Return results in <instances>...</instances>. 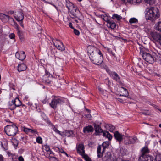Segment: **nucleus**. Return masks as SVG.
<instances>
[{
	"mask_svg": "<svg viewBox=\"0 0 161 161\" xmlns=\"http://www.w3.org/2000/svg\"><path fill=\"white\" fill-rule=\"evenodd\" d=\"M146 11L145 17L146 20H154L160 16L159 11L157 8L151 7L147 8Z\"/></svg>",
	"mask_w": 161,
	"mask_h": 161,
	"instance_id": "nucleus-1",
	"label": "nucleus"
},
{
	"mask_svg": "<svg viewBox=\"0 0 161 161\" xmlns=\"http://www.w3.org/2000/svg\"><path fill=\"white\" fill-rule=\"evenodd\" d=\"M94 54L91 55L90 59L92 63L96 65H99L102 64L103 61V57L100 51L99 52L95 53Z\"/></svg>",
	"mask_w": 161,
	"mask_h": 161,
	"instance_id": "nucleus-2",
	"label": "nucleus"
},
{
	"mask_svg": "<svg viewBox=\"0 0 161 161\" xmlns=\"http://www.w3.org/2000/svg\"><path fill=\"white\" fill-rule=\"evenodd\" d=\"M4 130L8 135L14 136L18 131V128L15 125H9L5 127Z\"/></svg>",
	"mask_w": 161,
	"mask_h": 161,
	"instance_id": "nucleus-3",
	"label": "nucleus"
},
{
	"mask_svg": "<svg viewBox=\"0 0 161 161\" xmlns=\"http://www.w3.org/2000/svg\"><path fill=\"white\" fill-rule=\"evenodd\" d=\"M143 59L147 62L151 64H153L155 62V55L156 54L155 53H153L152 55L149 53L143 52H141Z\"/></svg>",
	"mask_w": 161,
	"mask_h": 161,
	"instance_id": "nucleus-4",
	"label": "nucleus"
},
{
	"mask_svg": "<svg viewBox=\"0 0 161 161\" xmlns=\"http://www.w3.org/2000/svg\"><path fill=\"white\" fill-rule=\"evenodd\" d=\"M64 103V100L61 98H55L52 100L49 103L50 107L54 109H55L57 107V105L59 104H62Z\"/></svg>",
	"mask_w": 161,
	"mask_h": 161,
	"instance_id": "nucleus-5",
	"label": "nucleus"
},
{
	"mask_svg": "<svg viewBox=\"0 0 161 161\" xmlns=\"http://www.w3.org/2000/svg\"><path fill=\"white\" fill-rule=\"evenodd\" d=\"M150 35L155 42L161 45V34L156 31H152Z\"/></svg>",
	"mask_w": 161,
	"mask_h": 161,
	"instance_id": "nucleus-6",
	"label": "nucleus"
},
{
	"mask_svg": "<svg viewBox=\"0 0 161 161\" xmlns=\"http://www.w3.org/2000/svg\"><path fill=\"white\" fill-rule=\"evenodd\" d=\"M114 136L115 140L117 141L126 140V138H127V136H125L118 131H116L114 132Z\"/></svg>",
	"mask_w": 161,
	"mask_h": 161,
	"instance_id": "nucleus-7",
	"label": "nucleus"
},
{
	"mask_svg": "<svg viewBox=\"0 0 161 161\" xmlns=\"http://www.w3.org/2000/svg\"><path fill=\"white\" fill-rule=\"evenodd\" d=\"M53 42L54 46L58 49L61 51L65 50V47L62 42L56 39L54 41L53 40Z\"/></svg>",
	"mask_w": 161,
	"mask_h": 161,
	"instance_id": "nucleus-8",
	"label": "nucleus"
},
{
	"mask_svg": "<svg viewBox=\"0 0 161 161\" xmlns=\"http://www.w3.org/2000/svg\"><path fill=\"white\" fill-rule=\"evenodd\" d=\"M118 91L120 92V96H125V97L126 99L124 100H126L127 99H130L131 98L129 96L128 92L127 90L123 87L119 88L118 89Z\"/></svg>",
	"mask_w": 161,
	"mask_h": 161,
	"instance_id": "nucleus-9",
	"label": "nucleus"
},
{
	"mask_svg": "<svg viewBox=\"0 0 161 161\" xmlns=\"http://www.w3.org/2000/svg\"><path fill=\"white\" fill-rule=\"evenodd\" d=\"M69 11H70V14L73 16L72 18L77 17V14L79 12V10L77 8L74 6V5H72L69 8H68Z\"/></svg>",
	"mask_w": 161,
	"mask_h": 161,
	"instance_id": "nucleus-10",
	"label": "nucleus"
},
{
	"mask_svg": "<svg viewBox=\"0 0 161 161\" xmlns=\"http://www.w3.org/2000/svg\"><path fill=\"white\" fill-rule=\"evenodd\" d=\"M99 50L97 49L96 47L92 46H89L87 47V53L89 55V58L91 55L94 54L96 52H99Z\"/></svg>",
	"mask_w": 161,
	"mask_h": 161,
	"instance_id": "nucleus-11",
	"label": "nucleus"
},
{
	"mask_svg": "<svg viewBox=\"0 0 161 161\" xmlns=\"http://www.w3.org/2000/svg\"><path fill=\"white\" fill-rule=\"evenodd\" d=\"M154 158L152 156L147 155L140 156L139 158V161H153Z\"/></svg>",
	"mask_w": 161,
	"mask_h": 161,
	"instance_id": "nucleus-12",
	"label": "nucleus"
},
{
	"mask_svg": "<svg viewBox=\"0 0 161 161\" xmlns=\"http://www.w3.org/2000/svg\"><path fill=\"white\" fill-rule=\"evenodd\" d=\"M15 18L17 21H21L24 19V14L22 10H20L17 12L15 14Z\"/></svg>",
	"mask_w": 161,
	"mask_h": 161,
	"instance_id": "nucleus-13",
	"label": "nucleus"
},
{
	"mask_svg": "<svg viewBox=\"0 0 161 161\" xmlns=\"http://www.w3.org/2000/svg\"><path fill=\"white\" fill-rule=\"evenodd\" d=\"M15 56L17 58L20 60H23L25 58L26 55L25 52L24 51L17 52L16 53Z\"/></svg>",
	"mask_w": 161,
	"mask_h": 161,
	"instance_id": "nucleus-14",
	"label": "nucleus"
},
{
	"mask_svg": "<svg viewBox=\"0 0 161 161\" xmlns=\"http://www.w3.org/2000/svg\"><path fill=\"white\" fill-rule=\"evenodd\" d=\"M15 101L16 102H19V104H14V103L13 101L12 100V104H10L9 105V108L10 109V110H14L15 108L16 107H19L21 105V101L19 98H16Z\"/></svg>",
	"mask_w": 161,
	"mask_h": 161,
	"instance_id": "nucleus-15",
	"label": "nucleus"
},
{
	"mask_svg": "<svg viewBox=\"0 0 161 161\" xmlns=\"http://www.w3.org/2000/svg\"><path fill=\"white\" fill-rule=\"evenodd\" d=\"M84 145L82 144H79L77 147V152L82 156L84 155L85 151L84 150Z\"/></svg>",
	"mask_w": 161,
	"mask_h": 161,
	"instance_id": "nucleus-16",
	"label": "nucleus"
},
{
	"mask_svg": "<svg viewBox=\"0 0 161 161\" xmlns=\"http://www.w3.org/2000/svg\"><path fill=\"white\" fill-rule=\"evenodd\" d=\"M94 130L92 126L91 125L85 127L83 128V132L85 134L92 132Z\"/></svg>",
	"mask_w": 161,
	"mask_h": 161,
	"instance_id": "nucleus-17",
	"label": "nucleus"
},
{
	"mask_svg": "<svg viewBox=\"0 0 161 161\" xmlns=\"http://www.w3.org/2000/svg\"><path fill=\"white\" fill-rule=\"evenodd\" d=\"M22 130L25 133H28L29 132H31L33 134H36L38 135V132L35 129H32L30 128H27L25 127H23Z\"/></svg>",
	"mask_w": 161,
	"mask_h": 161,
	"instance_id": "nucleus-18",
	"label": "nucleus"
},
{
	"mask_svg": "<svg viewBox=\"0 0 161 161\" xmlns=\"http://www.w3.org/2000/svg\"><path fill=\"white\" fill-rule=\"evenodd\" d=\"M111 155L110 153L107 152L104 156L103 157V161H110Z\"/></svg>",
	"mask_w": 161,
	"mask_h": 161,
	"instance_id": "nucleus-19",
	"label": "nucleus"
},
{
	"mask_svg": "<svg viewBox=\"0 0 161 161\" xmlns=\"http://www.w3.org/2000/svg\"><path fill=\"white\" fill-rule=\"evenodd\" d=\"M107 26L108 27L113 29L115 28L116 24L112 20H110L109 21H108V22L107 24Z\"/></svg>",
	"mask_w": 161,
	"mask_h": 161,
	"instance_id": "nucleus-20",
	"label": "nucleus"
},
{
	"mask_svg": "<svg viewBox=\"0 0 161 161\" xmlns=\"http://www.w3.org/2000/svg\"><path fill=\"white\" fill-rule=\"evenodd\" d=\"M27 66L24 64H22L18 65V70L19 72L24 71L26 69Z\"/></svg>",
	"mask_w": 161,
	"mask_h": 161,
	"instance_id": "nucleus-21",
	"label": "nucleus"
},
{
	"mask_svg": "<svg viewBox=\"0 0 161 161\" xmlns=\"http://www.w3.org/2000/svg\"><path fill=\"white\" fill-rule=\"evenodd\" d=\"M149 150L147 147H143L141 150V156L147 155V154L149 153Z\"/></svg>",
	"mask_w": 161,
	"mask_h": 161,
	"instance_id": "nucleus-22",
	"label": "nucleus"
},
{
	"mask_svg": "<svg viewBox=\"0 0 161 161\" xmlns=\"http://www.w3.org/2000/svg\"><path fill=\"white\" fill-rule=\"evenodd\" d=\"M104 150H103L102 152H101V145H99L97 148V156L98 158H101L103 155V153Z\"/></svg>",
	"mask_w": 161,
	"mask_h": 161,
	"instance_id": "nucleus-23",
	"label": "nucleus"
},
{
	"mask_svg": "<svg viewBox=\"0 0 161 161\" xmlns=\"http://www.w3.org/2000/svg\"><path fill=\"white\" fill-rule=\"evenodd\" d=\"M95 130L97 134H99L103 132V130L100 126L98 125L95 124L94 125Z\"/></svg>",
	"mask_w": 161,
	"mask_h": 161,
	"instance_id": "nucleus-24",
	"label": "nucleus"
},
{
	"mask_svg": "<svg viewBox=\"0 0 161 161\" xmlns=\"http://www.w3.org/2000/svg\"><path fill=\"white\" fill-rule=\"evenodd\" d=\"M103 133V135L104 136L108 138V140L109 141L111 140L112 136L109 132L107 131H104Z\"/></svg>",
	"mask_w": 161,
	"mask_h": 161,
	"instance_id": "nucleus-25",
	"label": "nucleus"
},
{
	"mask_svg": "<svg viewBox=\"0 0 161 161\" xmlns=\"http://www.w3.org/2000/svg\"><path fill=\"white\" fill-rule=\"evenodd\" d=\"M43 149L46 151L48 154H53V152L50 150L49 146L47 145H45L42 147Z\"/></svg>",
	"mask_w": 161,
	"mask_h": 161,
	"instance_id": "nucleus-26",
	"label": "nucleus"
},
{
	"mask_svg": "<svg viewBox=\"0 0 161 161\" xmlns=\"http://www.w3.org/2000/svg\"><path fill=\"white\" fill-rule=\"evenodd\" d=\"M155 27L156 30L161 32V22L157 23L155 25Z\"/></svg>",
	"mask_w": 161,
	"mask_h": 161,
	"instance_id": "nucleus-27",
	"label": "nucleus"
},
{
	"mask_svg": "<svg viewBox=\"0 0 161 161\" xmlns=\"http://www.w3.org/2000/svg\"><path fill=\"white\" fill-rule=\"evenodd\" d=\"M106 127L108 130L111 132H113L115 129V127L111 124L107 125L106 126Z\"/></svg>",
	"mask_w": 161,
	"mask_h": 161,
	"instance_id": "nucleus-28",
	"label": "nucleus"
},
{
	"mask_svg": "<svg viewBox=\"0 0 161 161\" xmlns=\"http://www.w3.org/2000/svg\"><path fill=\"white\" fill-rule=\"evenodd\" d=\"M10 17L8 15L4 14L3 13H0V19H10Z\"/></svg>",
	"mask_w": 161,
	"mask_h": 161,
	"instance_id": "nucleus-29",
	"label": "nucleus"
},
{
	"mask_svg": "<svg viewBox=\"0 0 161 161\" xmlns=\"http://www.w3.org/2000/svg\"><path fill=\"white\" fill-rule=\"evenodd\" d=\"M65 134L66 136H67L68 137H73L74 136L73 132L71 130H66V133Z\"/></svg>",
	"mask_w": 161,
	"mask_h": 161,
	"instance_id": "nucleus-30",
	"label": "nucleus"
},
{
	"mask_svg": "<svg viewBox=\"0 0 161 161\" xmlns=\"http://www.w3.org/2000/svg\"><path fill=\"white\" fill-rule=\"evenodd\" d=\"M1 145L2 147L4 149L6 150L8 149V143L7 142H1Z\"/></svg>",
	"mask_w": 161,
	"mask_h": 161,
	"instance_id": "nucleus-31",
	"label": "nucleus"
},
{
	"mask_svg": "<svg viewBox=\"0 0 161 161\" xmlns=\"http://www.w3.org/2000/svg\"><path fill=\"white\" fill-rule=\"evenodd\" d=\"M129 22L130 24L133 23L136 24L138 23V20L137 19L135 18H132L130 19Z\"/></svg>",
	"mask_w": 161,
	"mask_h": 161,
	"instance_id": "nucleus-32",
	"label": "nucleus"
},
{
	"mask_svg": "<svg viewBox=\"0 0 161 161\" xmlns=\"http://www.w3.org/2000/svg\"><path fill=\"white\" fill-rule=\"evenodd\" d=\"M112 18L113 19H116L117 20H120L122 19V17L121 16L115 14L113 15Z\"/></svg>",
	"mask_w": 161,
	"mask_h": 161,
	"instance_id": "nucleus-33",
	"label": "nucleus"
},
{
	"mask_svg": "<svg viewBox=\"0 0 161 161\" xmlns=\"http://www.w3.org/2000/svg\"><path fill=\"white\" fill-rule=\"evenodd\" d=\"M110 144V142H103L102 144V146L103 147V150H104L105 148L109 146Z\"/></svg>",
	"mask_w": 161,
	"mask_h": 161,
	"instance_id": "nucleus-34",
	"label": "nucleus"
},
{
	"mask_svg": "<svg viewBox=\"0 0 161 161\" xmlns=\"http://www.w3.org/2000/svg\"><path fill=\"white\" fill-rule=\"evenodd\" d=\"M146 3L149 4V5H152L154 4L156 0H144Z\"/></svg>",
	"mask_w": 161,
	"mask_h": 161,
	"instance_id": "nucleus-35",
	"label": "nucleus"
},
{
	"mask_svg": "<svg viewBox=\"0 0 161 161\" xmlns=\"http://www.w3.org/2000/svg\"><path fill=\"white\" fill-rule=\"evenodd\" d=\"M86 110L87 111L88 114H86V117L88 118V119L91 120L92 119V116L91 115L90 113L91 110L87 109H86Z\"/></svg>",
	"mask_w": 161,
	"mask_h": 161,
	"instance_id": "nucleus-36",
	"label": "nucleus"
},
{
	"mask_svg": "<svg viewBox=\"0 0 161 161\" xmlns=\"http://www.w3.org/2000/svg\"><path fill=\"white\" fill-rule=\"evenodd\" d=\"M101 18L103 20L106 22L107 23L108 22V21L110 20L108 19V18L106 15H101Z\"/></svg>",
	"mask_w": 161,
	"mask_h": 161,
	"instance_id": "nucleus-37",
	"label": "nucleus"
},
{
	"mask_svg": "<svg viewBox=\"0 0 161 161\" xmlns=\"http://www.w3.org/2000/svg\"><path fill=\"white\" fill-rule=\"evenodd\" d=\"M126 138V140H129V141H136L137 140V138L136 137H128Z\"/></svg>",
	"mask_w": 161,
	"mask_h": 161,
	"instance_id": "nucleus-38",
	"label": "nucleus"
},
{
	"mask_svg": "<svg viewBox=\"0 0 161 161\" xmlns=\"http://www.w3.org/2000/svg\"><path fill=\"white\" fill-rule=\"evenodd\" d=\"M10 19H11L14 22V25L15 26V28L17 29L18 32L20 31L19 30V26L17 25V24L15 22L14 19L12 18H11Z\"/></svg>",
	"mask_w": 161,
	"mask_h": 161,
	"instance_id": "nucleus-39",
	"label": "nucleus"
},
{
	"mask_svg": "<svg viewBox=\"0 0 161 161\" xmlns=\"http://www.w3.org/2000/svg\"><path fill=\"white\" fill-rule=\"evenodd\" d=\"M155 161H161V154L158 153L156 156Z\"/></svg>",
	"mask_w": 161,
	"mask_h": 161,
	"instance_id": "nucleus-40",
	"label": "nucleus"
},
{
	"mask_svg": "<svg viewBox=\"0 0 161 161\" xmlns=\"http://www.w3.org/2000/svg\"><path fill=\"white\" fill-rule=\"evenodd\" d=\"M113 75L115 80L116 81H119L120 79V77L119 75L115 72H114L113 74Z\"/></svg>",
	"mask_w": 161,
	"mask_h": 161,
	"instance_id": "nucleus-41",
	"label": "nucleus"
},
{
	"mask_svg": "<svg viewBox=\"0 0 161 161\" xmlns=\"http://www.w3.org/2000/svg\"><path fill=\"white\" fill-rule=\"evenodd\" d=\"M98 89L99 91L100 92V93L104 95L105 97H107V95L105 93V94H104V95L103 92H104V91L102 90V88L100 86H98Z\"/></svg>",
	"mask_w": 161,
	"mask_h": 161,
	"instance_id": "nucleus-42",
	"label": "nucleus"
},
{
	"mask_svg": "<svg viewBox=\"0 0 161 161\" xmlns=\"http://www.w3.org/2000/svg\"><path fill=\"white\" fill-rule=\"evenodd\" d=\"M17 33L19 39L21 40H22L23 39L24 36L22 32L20 31H19V32H18Z\"/></svg>",
	"mask_w": 161,
	"mask_h": 161,
	"instance_id": "nucleus-43",
	"label": "nucleus"
},
{
	"mask_svg": "<svg viewBox=\"0 0 161 161\" xmlns=\"http://www.w3.org/2000/svg\"><path fill=\"white\" fill-rule=\"evenodd\" d=\"M52 128L53 130L57 133L58 134H60L61 131L58 130L57 128H56L54 125L52 126Z\"/></svg>",
	"mask_w": 161,
	"mask_h": 161,
	"instance_id": "nucleus-44",
	"label": "nucleus"
},
{
	"mask_svg": "<svg viewBox=\"0 0 161 161\" xmlns=\"http://www.w3.org/2000/svg\"><path fill=\"white\" fill-rule=\"evenodd\" d=\"M122 2L124 3H133V0H121Z\"/></svg>",
	"mask_w": 161,
	"mask_h": 161,
	"instance_id": "nucleus-45",
	"label": "nucleus"
},
{
	"mask_svg": "<svg viewBox=\"0 0 161 161\" xmlns=\"http://www.w3.org/2000/svg\"><path fill=\"white\" fill-rule=\"evenodd\" d=\"M50 161H58V159L54 157H51L50 158Z\"/></svg>",
	"mask_w": 161,
	"mask_h": 161,
	"instance_id": "nucleus-46",
	"label": "nucleus"
},
{
	"mask_svg": "<svg viewBox=\"0 0 161 161\" xmlns=\"http://www.w3.org/2000/svg\"><path fill=\"white\" fill-rule=\"evenodd\" d=\"M83 156H84V158L86 161H91L90 158L87 155H85L84 154Z\"/></svg>",
	"mask_w": 161,
	"mask_h": 161,
	"instance_id": "nucleus-47",
	"label": "nucleus"
},
{
	"mask_svg": "<svg viewBox=\"0 0 161 161\" xmlns=\"http://www.w3.org/2000/svg\"><path fill=\"white\" fill-rule=\"evenodd\" d=\"M74 32L75 35L77 36L79 35L80 34V32L79 31L75 29H74Z\"/></svg>",
	"mask_w": 161,
	"mask_h": 161,
	"instance_id": "nucleus-48",
	"label": "nucleus"
},
{
	"mask_svg": "<svg viewBox=\"0 0 161 161\" xmlns=\"http://www.w3.org/2000/svg\"><path fill=\"white\" fill-rule=\"evenodd\" d=\"M149 113L148 111H145L144 112H142L141 113V114H143L145 115H149Z\"/></svg>",
	"mask_w": 161,
	"mask_h": 161,
	"instance_id": "nucleus-49",
	"label": "nucleus"
},
{
	"mask_svg": "<svg viewBox=\"0 0 161 161\" xmlns=\"http://www.w3.org/2000/svg\"><path fill=\"white\" fill-rule=\"evenodd\" d=\"M9 37L11 39H14L15 38V36L14 33H11L9 35Z\"/></svg>",
	"mask_w": 161,
	"mask_h": 161,
	"instance_id": "nucleus-50",
	"label": "nucleus"
},
{
	"mask_svg": "<svg viewBox=\"0 0 161 161\" xmlns=\"http://www.w3.org/2000/svg\"><path fill=\"white\" fill-rule=\"evenodd\" d=\"M66 133V130H65L63 132H61V133L60 134H59V135H61V136H66V135H65Z\"/></svg>",
	"mask_w": 161,
	"mask_h": 161,
	"instance_id": "nucleus-51",
	"label": "nucleus"
},
{
	"mask_svg": "<svg viewBox=\"0 0 161 161\" xmlns=\"http://www.w3.org/2000/svg\"><path fill=\"white\" fill-rule=\"evenodd\" d=\"M12 142L15 147H16L17 146L18 144V142Z\"/></svg>",
	"mask_w": 161,
	"mask_h": 161,
	"instance_id": "nucleus-52",
	"label": "nucleus"
},
{
	"mask_svg": "<svg viewBox=\"0 0 161 161\" xmlns=\"http://www.w3.org/2000/svg\"><path fill=\"white\" fill-rule=\"evenodd\" d=\"M45 75L49 77L50 76V74L46 70L45 71Z\"/></svg>",
	"mask_w": 161,
	"mask_h": 161,
	"instance_id": "nucleus-53",
	"label": "nucleus"
},
{
	"mask_svg": "<svg viewBox=\"0 0 161 161\" xmlns=\"http://www.w3.org/2000/svg\"><path fill=\"white\" fill-rule=\"evenodd\" d=\"M18 160L19 161H24V159L22 156H20L19 157Z\"/></svg>",
	"mask_w": 161,
	"mask_h": 161,
	"instance_id": "nucleus-54",
	"label": "nucleus"
},
{
	"mask_svg": "<svg viewBox=\"0 0 161 161\" xmlns=\"http://www.w3.org/2000/svg\"><path fill=\"white\" fill-rule=\"evenodd\" d=\"M36 141H42V139L41 137L38 136L36 138Z\"/></svg>",
	"mask_w": 161,
	"mask_h": 161,
	"instance_id": "nucleus-55",
	"label": "nucleus"
},
{
	"mask_svg": "<svg viewBox=\"0 0 161 161\" xmlns=\"http://www.w3.org/2000/svg\"><path fill=\"white\" fill-rule=\"evenodd\" d=\"M4 157L1 154H0V161H3Z\"/></svg>",
	"mask_w": 161,
	"mask_h": 161,
	"instance_id": "nucleus-56",
	"label": "nucleus"
},
{
	"mask_svg": "<svg viewBox=\"0 0 161 161\" xmlns=\"http://www.w3.org/2000/svg\"><path fill=\"white\" fill-rule=\"evenodd\" d=\"M7 154L9 157L13 156V154L9 152H7Z\"/></svg>",
	"mask_w": 161,
	"mask_h": 161,
	"instance_id": "nucleus-57",
	"label": "nucleus"
},
{
	"mask_svg": "<svg viewBox=\"0 0 161 161\" xmlns=\"http://www.w3.org/2000/svg\"><path fill=\"white\" fill-rule=\"evenodd\" d=\"M59 151L62 153H64L66 155V156L68 157V155L62 149H61V150H59Z\"/></svg>",
	"mask_w": 161,
	"mask_h": 161,
	"instance_id": "nucleus-58",
	"label": "nucleus"
},
{
	"mask_svg": "<svg viewBox=\"0 0 161 161\" xmlns=\"http://www.w3.org/2000/svg\"><path fill=\"white\" fill-rule=\"evenodd\" d=\"M107 50L110 53H111L113 55H114L115 54L114 53H113L111 50H110V49H108Z\"/></svg>",
	"mask_w": 161,
	"mask_h": 161,
	"instance_id": "nucleus-59",
	"label": "nucleus"
},
{
	"mask_svg": "<svg viewBox=\"0 0 161 161\" xmlns=\"http://www.w3.org/2000/svg\"><path fill=\"white\" fill-rule=\"evenodd\" d=\"M69 26L71 28L74 29V28L72 26V24L71 23H69Z\"/></svg>",
	"mask_w": 161,
	"mask_h": 161,
	"instance_id": "nucleus-60",
	"label": "nucleus"
},
{
	"mask_svg": "<svg viewBox=\"0 0 161 161\" xmlns=\"http://www.w3.org/2000/svg\"><path fill=\"white\" fill-rule=\"evenodd\" d=\"M20 26L22 27L23 28H24V25H23V22L21 21V22H20Z\"/></svg>",
	"mask_w": 161,
	"mask_h": 161,
	"instance_id": "nucleus-61",
	"label": "nucleus"
},
{
	"mask_svg": "<svg viewBox=\"0 0 161 161\" xmlns=\"http://www.w3.org/2000/svg\"><path fill=\"white\" fill-rule=\"evenodd\" d=\"M118 100L120 102H121V103H124V99H120V98H119L118 99Z\"/></svg>",
	"mask_w": 161,
	"mask_h": 161,
	"instance_id": "nucleus-62",
	"label": "nucleus"
},
{
	"mask_svg": "<svg viewBox=\"0 0 161 161\" xmlns=\"http://www.w3.org/2000/svg\"><path fill=\"white\" fill-rule=\"evenodd\" d=\"M13 102H14V104H19V102H16V99L14 100H13Z\"/></svg>",
	"mask_w": 161,
	"mask_h": 161,
	"instance_id": "nucleus-63",
	"label": "nucleus"
},
{
	"mask_svg": "<svg viewBox=\"0 0 161 161\" xmlns=\"http://www.w3.org/2000/svg\"><path fill=\"white\" fill-rule=\"evenodd\" d=\"M9 13L11 14H13V13H14V11H10L9 12Z\"/></svg>",
	"mask_w": 161,
	"mask_h": 161,
	"instance_id": "nucleus-64",
	"label": "nucleus"
}]
</instances>
